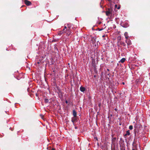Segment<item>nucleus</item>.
I'll use <instances>...</instances> for the list:
<instances>
[{"label":"nucleus","mask_w":150,"mask_h":150,"mask_svg":"<svg viewBox=\"0 0 150 150\" xmlns=\"http://www.w3.org/2000/svg\"><path fill=\"white\" fill-rule=\"evenodd\" d=\"M139 125V124H135L134 126V134L135 136H136L137 134H138V132H137V128L138 127V126Z\"/></svg>","instance_id":"1"},{"label":"nucleus","mask_w":150,"mask_h":150,"mask_svg":"<svg viewBox=\"0 0 150 150\" xmlns=\"http://www.w3.org/2000/svg\"><path fill=\"white\" fill-rule=\"evenodd\" d=\"M133 146L132 150H137L138 145L135 142H133Z\"/></svg>","instance_id":"2"},{"label":"nucleus","mask_w":150,"mask_h":150,"mask_svg":"<svg viewBox=\"0 0 150 150\" xmlns=\"http://www.w3.org/2000/svg\"><path fill=\"white\" fill-rule=\"evenodd\" d=\"M24 2L27 6H30L32 4L31 2L28 0H24Z\"/></svg>","instance_id":"3"},{"label":"nucleus","mask_w":150,"mask_h":150,"mask_svg":"<svg viewBox=\"0 0 150 150\" xmlns=\"http://www.w3.org/2000/svg\"><path fill=\"white\" fill-rule=\"evenodd\" d=\"M112 13L110 9H108V10L106 12V14L107 16H109Z\"/></svg>","instance_id":"4"},{"label":"nucleus","mask_w":150,"mask_h":150,"mask_svg":"<svg viewBox=\"0 0 150 150\" xmlns=\"http://www.w3.org/2000/svg\"><path fill=\"white\" fill-rule=\"evenodd\" d=\"M76 117H74L71 118V122L73 123L74 125V122L77 120V119L76 118Z\"/></svg>","instance_id":"5"},{"label":"nucleus","mask_w":150,"mask_h":150,"mask_svg":"<svg viewBox=\"0 0 150 150\" xmlns=\"http://www.w3.org/2000/svg\"><path fill=\"white\" fill-rule=\"evenodd\" d=\"M118 44H119V45H122L124 46H126V44H125L124 42H122V41H120V42H118Z\"/></svg>","instance_id":"6"},{"label":"nucleus","mask_w":150,"mask_h":150,"mask_svg":"<svg viewBox=\"0 0 150 150\" xmlns=\"http://www.w3.org/2000/svg\"><path fill=\"white\" fill-rule=\"evenodd\" d=\"M80 90L82 92H83L85 90V88L84 87L81 86L80 87Z\"/></svg>","instance_id":"7"},{"label":"nucleus","mask_w":150,"mask_h":150,"mask_svg":"<svg viewBox=\"0 0 150 150\" xmlns=\"http://www.w3.org/2000/svg\"><path fill=\"white\" fill-rule=\"evenodd\" d=\"M73 113L74 117H76L77 115V113L75 110H73Z\"/></svg>","instance_id":"8"},{"label":"nucleus","mask_w":150,"mask_h":150,"mask_svg":"<svg viewBox=\"0 0 150 150\" xmlns=\"http://www.w3.org/2000/svg\"><path fill=\"white\" fill-rule=\"evenodd\" d=\"M130 134V131L129 130H128L126 131V133L124 135L125 136H127V135H129Z\"/></svg>","instance_id":"9"},{"label":"nucleus","mask_w":150,"mask_h":150,"mask_svg":"<svg viewBox=\"0 0 150 150\" xmlns=\"http://www.w3.org/2000/svg\"><path fill=\"white\" fill-rule=\"evenodd\" d=\"M125 60L126 59L125 58H123L120 60V61H119V62H121L122 63H123L125 62Z\"/></svg>","instance_id":"10"},{"label":"nucleus","mask_w":150,"mask_h":150,"mask_svg":"<svg viewBox=\"0 0 150 150\" xmlns=\"http://www.w3.org/2000/svg\"><path fill=\"white\" fill-rule=\"evenodd\" d=\"M91 41L92 43L93 44L95 45L96 42V39L93 38L91 40Z\"/></svg>","instance_id":"11"},{"label":"nucleus","mask_w":150,"mask_h":150,"mask_svg":"<svg viewBox=\"0 0 150 150\" xmlns=\"http://www.w3.org/2000/svg\"><path fill=\"white\" fill-rule=\"evenodd\" d=\"M66 32H65V33H66L68 35V36H69L70 34V32L69 30L68 29L67 30H66Z\"/></svg>","instance_id":"12"},{"label":"nucleus","mask_w":150,"mask_h":150,"mask_svg":"<svg viewBox=\"0 0 150 150\" xmlns=\"http://www.w3.org/2000/svg\"><path fill=\"white\" fill-rule=\"evenodd\" d=\"M127 35L128 33L127 32H125L124 34V35L125 36V38L126 39H127L128 38V36Z\"/></svg>","instance_id":"13"},{"label":"nucleus","mask_w":150,"mask_h":150,"mask_svg":"<svg viewBox=\"0 0 150 150\" xmlns=\"http://www.w3.org/2000/svg\"><path fill=\"white\" fill-rule=\"evenodd\" d=\"M44 101H45V103H48L49 102V100L47 99V98H45V99H44Z\"/></svg>","instance_id":"14"},{"label":"nucleus","mask_w":150,"mask_h":150,"mask_svg":"<svg viewBox=\"0 0 150 150\" xmlns=\"http://www.w3.org/2000/svg\"><path fill=\"white\" fill-rule=\"evenodd\" d=\"M125 42L126 43H127V45L128 46L130 45L131 44V43H130V42H127V40H126L125 41Z\"/></svg>","instance_id":"15"},{"label":"nucleus","mask_w":150,"mask_h":150,"mask_svg":"<svg viewBox=\"0 0 150 150\" xmlns=\"http://www.w3.org/2000/svg\"><path fill=\"white\" fill-rule=\"evenodd\" d=\"M129 129H130V130H132L133 129V126L132 125H130L129 126Z\"/></svg>","instance_id":"16"},{"label":"nucleus","mask_w":150,"mask_h":150,"mask_svg":"<svg viewBox=\"0 0 150 150\" xmlns=\"http://www.w3.org/2000/svg\"><path fill=\"white\" fill-rule=\"evenodd\" d=\"M94 72H95V73H97V71L96 70V67H94Z\"/></svg>","instance_id":"17"},{"label":"nucleus","mask_w":150,"mask_h":150,"mask_svg":"<svg viewBox=\"0 0 150 150\" xmlns=\"http://www.w3.org/2000/svg\"><path fill=\"white\" fill-rule=\"evenodd\" d=\"M103 28H101V29H100L99 28H98V30L99 31L102 30H103Z\"/></svg>","instance_id":"18"},{"label":"nucleus","mask_w":150,"mask_h":150,"mask_svg":"<svg viewBox=\"0 0 150 150\" xmlns=\"http://www.w3.org/2000/svg\"><path fill=\"white\" fill-rule=\"evenodd\" d=\"M116 138L115 137H114V138H113V139H112V141H115V140H116Z\"/></svg>","instance_id":"19"},{"label":"nucleus","mask_w":150,"mask_h":150,"mask_svg":"<svg viewBox=\"0 0 150 150\" xmlns=\"http://www.w3.org/2000/svg\"><path fill=\"white\" fill-rule=\"evenodd\" d=\"M67 28L66 26H65L64 27V28L63 29V30L64 31L65 30V29H66Z\"/></svg>","instance_id":"20"},{"label":"nucleus","mask_w":150,"mask_h":150,"mask_svg":"<svg viewBox=\"0 0 150 150\" xmlns=\"http://www.w3.org/2000/svg\"><path fill=\"white\" fill-rule=\"evenodd\" d=\"M40 61H38V62L37 63V64H39L40 63Z\"/></svg>","instance_id":"21"},{"label":"nucleus","mask_w":150,"mask_h":150,"mask_svg":"<svg viewBox=\"0 0 150 150\" xmlns=\"http://www.w3.org/2000/svg\"><path fill=\"white\" fill-rule=\"evenodd\" d=\"M51 150H56L54 148H53Z\"/></svg>","instance_id":"22"},{"label":"nucleus","mask_w":150,"mask_h":150,"mask_svg":"<svg viewBox=\"0 0 150 150\" xmlns=\"http://www.w3.org/2000/svg\"><path fill=\"white\" fill-rule=\"evenodd\" d=\"M63 32H62V31L60 33V35L62 34V33H63Z\"/></svg>","instance_id":"23"},{"label":"nucleus","mask_w":150,"mask_h":150,"mask_svg":"<svg viewBox=\"0 0 150 150\" xmlns=\"http://www.w3.org/2000/svg\"><path fill=\"white\" fill-rule=\"evenodd\" d=\"M65 103H66L67 104L68 103V101L67 100H66L65 101Z\"/></svg>","instance_id":"24"},{"label":"nucleus","mask_w":150,"mask_h":150,"mask_svg":"<svg viewBox=\"0 0 150 150\" xmlns=\"http://www.w3.org/2000/svg\"><path fill=\"white\" fill-rule=\"evenodd\" d=\"M40 116L41 117H42H42L43 116L42 115H40Z\"/></svg>","instance_id":"25"},{"label":"nucleus","mask_w":150,"mask_h":150,"mask_svg":"<svg viewBox=\"0 0 150 150\" xmlns=\"http://www.w3.org/2000/svg\"><path fill=\"white\" fill-rule=\"evenodd\" d=\"M96 75H94V77L95 78H96Z\"/></svg>","instance_id":"26"},{"label":"nucleus","mask_w":150,"mask_h":150,"mask_svg":"<svg viewBox=\"0 0 150 150\" xmlns=\"http://www.w3.org/2000/svg\"><path fill=\"white\" fill-rule=\"evenodd\" d=\"M115 111H117V109H116V108H115Z\"/></svg>","instance_id":"27"},{"label":"nucleus","mask_w":150,"mask_h":150,"mask_svg":"<svg viewBox=\"0 0 150 150\" xmlns=\"http://www.w3.org/2000/svg\"><path fill=\"white\" fill-rule=\"evenodd\" d=\"M120 7H118V8H117V9H119L120 8Z\"/></svg>","instance_id":"28"},{"label":"nucleus","mask_w":150,"mask_h":150,"mask_svg":"<svg viewBox=\"0 0 150 150\" xmlns=\"http://www.w3.org/2000/svg\"><path fill=\"white\" fill-rule=\"evenodd\" d=\"M107 70L108 71H109V69H107Z\"/></svg>","instance_id":"29"},{"label":"nucleus","mask_w":150,"mask_h":150,"mask_svg":"<svg viewBox=\"0 0 150 150\" xmlns=\"http://www.w3.org/2000/svg\"><path fill=\"white\" fill-rule=\"evenodd\" d=\"M75 128L76 129H77V127H75Z\"/></svg>","instance_id":"30"},{"label":"nucleus","mask_w":150,"mask_h":150,"mask_svg":"<svg viewBox=\"0 0 150 150\" xmlns=\"http://www.w3.org/2000/svg\"><path fill=\"white\" fill-rule=\"evenodd\" d=\"M122 83L123 84H125V83L124 82H123Z\"/></svg>","instance_id":"31"},{"label":"nucleus","mask_w":150,"mask_h":150,"mask_svg":"<svg viewBox=\"0 0 150 150\" xmlns=\"http://www.w3.org/2000/svg\"><path fill=\"white\" fill-rule=\"evenodd\" d=\"M105 36V35H104L103 36V37H104Z\"/></svg>","instance_id":"32"},{"label":"nucleus","mask_w":150,"mask_h":150,"mask_svg":"<svg viewBox=\"0 0 150 150\" xmlns=\"http://www.w3.org/2000/svg\"><path fill=\"white\" fill-rule=\"evenodd\" d=\"M117 6V5H115V6Z\"/></svg>","instance_id":"33"},{"label":"nucleus","mask_w":150,"mask_h":150,"mask_svg":"<svg viewBox=\"0 0 150 150\" xmlns=\"http://www.w3.org/2000/svg\"><path fill=\"white\" fill-rule=\"evenodd\" d=\"M112 150H113V149H112Z\"/></svg>","instance_id":"34"}]
</instances>
